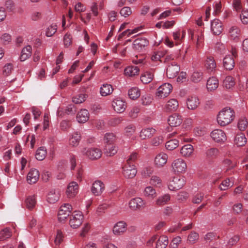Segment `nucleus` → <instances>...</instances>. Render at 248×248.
<instances>
[{"label":"nucleus","mask_w":248,"mask_h":248,"mask_svg":"<svg viewBox=\"0 0 248 248\" xmlns=\"http://www.w3.org/2000/svg\"><path fill=\"white\" fill-rule=\"evenodd\" d=\"M234 112L230 108H225L221 110L217 116V120L221 126H226L234 119Z\"/></svg>","instance_id":"obj_1"},{"label":"nucleus","mask_w":248,"mask_h":248,"mask_svg":"<svg viewBox=\"0 0 248 248\" xmlns=\"http://www.w3.org/2000/svg\"><path fill=\"white\" fill-rule=\"evenodd\" d=\"M81 153L92 160L100 158L102 155L101 150L96 147L83 148L81 149Z\"/></svg>","instance_id":"obj_2"},{"label":"nucleus","mask_w":248,"mask_h":248,"mask_svg":"<svg viewBox=\"0 0 248 248\" xmlns=\"http://www.w3.org/2000/svg\"><path fill=\"white\" fill-rule=\"evenodd\" d=\"M186 183L184 177L176 176L172 178L168 184V188L171 191H176L182 188Z\"/></svg>","instance_id":"obj_3"},{"label":"nucleus","mask_w":248,"mask_h":248,"mask_svg":"<svg viewBox=\"0 0 248 248\" xmlns=\"http://www.w3.org/2000/svg\"><path fill=\"white\" fill-rule=\"evenodd\" d=\"M128 204L129 208L132 210H140L146 207L147 202L140 197H136L131 199Z\"/></svg>","instance_id":"obj_4"},{"label":"nucleus","mask_w":248,"mask_h":248,"mask_svg":"<svg viewBox=\"0 0 248 248\" xmlns=\"http://www.w3.org/2000/svg\"><path fill=\"white\" fill-rule=\"evenodd\" d=\"M83 218V215L81 212H75L74 214L70 218V226L73 229L78 228L82 224Z\"/></svg>","instance_id":"obj_5"},{"label":"nucleus","mask_w":248,"mask_h":248,"mask_svg":"<svg viewBox=\"0 0 248 248\" xmlns=\"http://www.w3.org/2000/svg\"><path fill=\"white\" fill-rule=\"evenodd\" d=\"M72 211V206L68 203L62 205L58 214V219L60 222L64 221L69 216Z\"/></svg>","instance_id":"obj_6"},{"label":"nucleus","mask_w":248,"mask_h":248,"mask_svg":"<svg viewBox=\"0 0 248 248\" xmlns=\"http://www.w3.org/2000/svg\"><path fill=\"white\" fill-rule=\"evenodd\" d=\"M137 170L135 165L124 164L123 167V174L127 179L134 178L137 174Z\"/></svg>","instance_id":"obj_7"},{"label":"nucleus","mask_w":248,"mask_h":248,"mask_svg":"<svg viewBox=\"0 0 248 248\" xmlns=\"http://www.w3.org/2000/svg\"><path fill=\"white\" fill-rule=\"evenodd\" d=\"M171 167L174 172L177 173L185 172L187 168L186 162L182 158L174 160L172 163Z\"/></svg>","instance_id":"obj_8"},{"label":"nucleus","mask_w":248,"mask_h":248,"mask_svg":"<svg viewBox=\"0 0 248 248\" xmlns=\"http://www.w3.org/2000/svg\"><path fill=\"white\" fill-rule=\"evenodd\" d=\"M172 89V85L168 83H165L160 86L157 89L156 96L159 97H166L171 92Z\"/></svg>","instance_id":"obj_9"},{"label":"nucleus","mask_w":248,"mask_h":248,"mask_svg":"<svg viewBox=\"0 0 248 248\" xmlns=\"http://www.w3.org/2000/svg\"><path fill=\"white\" fill-rule=\"evenodd\" d=\"M211 137L216 142L223 143L227 140L225 132L220 129H215L211 133Z\"/></svg>","instance_id":"obj_10"},{"label":"nucleus","mask_w":248,"mask_h":248,"mask_svg":"<svg viewBox=\"0 0 248 248\" xmlns=\"http://www.w3.org/2000/svg\"><path fill=\"white\" fill-rule=\"evenodd\" d=\"M78 192V185L76 182H70L67 187L66 194L68 198H72L74 197Z\"/></svg>","instance_id":"obj_11"},{"label":"nucleus","mask_w":248,"mask_h":248,"mask_svg":"<svg viewBox=\"0 0 248 248\" xmlns=\"http://www.w3.org/2000/svg\"><path fill=\"white\" fill-rule=\"evenodd\" d=\"M180 70V66L175 62H173L169 65L167 68V76L169 78H173L176 77Z\"/></svg>","instance_id":"obj_12"},{"label":"nucleus","mask_w":248,"mask_h":248,"mask_svg":"<svg viewBox=\"0 0 248 248\" xmlns=\"http://www.w3.org/2000/svg\"><path fill=\"white\" fill-rule=\"evenodd\" d=\"M105 189V185L100 180L95 181L92 185L91 191L95 196L100 195Z\"/></svg>","instance_id":"obj_13"},{"label":"nucleus","mask_w":248,"mask_h":248,"mask_svg":"<svg viewBox=\"0 0 248 248\" xmlns=\"http://www.w3.org/2000/svg\"><path fill=\"white\" fill-rule=\"evenodd\" d=\"M112 106L114 110L117 113L123 112L126 108L125 103L120 99H116L112 103Z\"/></svg>","instance_id":"obj_14"},{"label":"nucleus","mask_w":248,"mask_h":248,"mask_svg":"<svg viewBox=\"0 0 248 248\" xmlns=\"http://www.w3.org/2000/svg\"><path fill=\"white\" fill-rule=\"evenodd\" d=\"M168 155L164 153L157 154L155 158V165L158 168L163 167L167 162Z\"/></svg>","instance_id":"obj_15"},{"label":"nucleus","mask_w":248,"mask_h":248,"mask_svg":"<svg viewBox=\"0 0 248 248\" xmlns=\"http://www.w3.org/2000/svg\"><path fill=\"white\" fill-rule=\"evenodd\" d=\"M170 198L171 197L169 194H164L160 195L155 201V204L157 206H163L169 203Z\"/></svg>","instance_id":"obj_16"},{"label":"nucleus","mask_w":248,"mask_h":248,"mask_svg":"<svg viewBox=\"0 0 248 248\" xmlns=\"http://www.w3.org/2000/svg\"><path fill=\"white\" fill-rule=\"evenodd\" d=\"M127 228V224L124 221H119L116 223L113 228L114 234L119 235L124 233Z\"/></svg>","instance_id":"obj_17"},{"label":"nucleus","mask_w":248,"mask_h":248,"mask_svg":"<svg viewBox=\"0 0 248 248\" xmlns=\"http://www.w3.org/2000/svg\"><path fill=\"white\" fill-rule=\"evenodd\" d=\"M39 177V173L38 170L35 169H32L27 175V180L30 184H34L38 181Z\"/></svg>","instance_id":"obj_18"},{"label":"nucleus","mask_w":248,"mask_h":248,"mask_svg":"<svg viewBox=\"0 0 248 248\" xmlns=\"http://www.w3.org/2000/svg\"><path fill=\"white\" fill-rule=\"evenodd\" d=\"M149 44L148 40L145 38H138L133 42V45L135 49L140 50Z\"/></svg>","instance_id":"obj_19"},{"label":"nucleus","mask_w":248,"mask_h":248,"mask_svg":"<svg viewBox=\"0 0 248 248\" xmlns=\"http://www.w3.org/2000/svg\"><path fill=\"white\" fill-rule=\"evenodd\" d=\"M182 122L181 117L177 114H174L170 116L168 119V123L171 127L178 126L181 124Z\"/></svg>","instance_id":"obj_20"},{"label":"nucleus","mask_w":248,"mask_h":248,"mask_svg":"<svg viewBox=\"0 0 248 248\" xmlns=\"http://www.w3.org/2000/svg\"><path fill=\"white\" fill-rule=\"evenodd\" d=\"M81 136L79 132H74L70 135L69 143L72 147H77L79 143Z\"/></svg>","instance_id":"obj_21"},{"label":"nucleus","mask_w":248,"mask_h":248,"mask_svg":"<svg viewBox=\"0 0 248 248\" xmlns=\"http://www.w3.org/2000/svg\"><path fill=\"white\" fill-rule=\"evenodd\" d=\"M200 104L199 98L196 96H189L187 98L186 105L189 109H196Z\"/></svg>","instance_id":"obj_22"},{"label":"nucleus","mask_w":248,"mask_h":248,"mask_svg":"<svg viewBox=\"0 0 248 248\" xmlns=\"http://www.w3.org/2000/svg\"><path fill=\"white\" fill-rule=\"evenodd\" d=\"M211 28L213 33L215 35H219L223 30L222 24L218 19H214L212 21Z\"/></svg>","instance_id":"obj_23"},{"label":"nucleus","mask_w":248,"mask_h":248,"mask_svg":"<svg viewBox=\"0 0 248 248\" xmlns=\"http://www.w3.org/2000/svg\"><path fill=\"white\" fill-rule=\"evenodd\" d=\"M223 63L225 69L231 70L235 65L234 58L230 55H226L223 59Z\"/></svg>","instance_id":"obj_24"},{"label":"nucleus","mask_w":248,"mask_h":248,"mask_svg":"<svg viewBox=\"0 0 248 248\" xmlns=\"http://www.w3.org/2000/svg\"><path fill=\"white\" fill-rule=\"evenodd\" d=\"M89 119V113L86 109H81L77 115V120L79 123H84Z\"/></svg>","instance_id":"obj_25"},{"label":"nucleus","mask_w":248,"mask_h":248,"mask_svg":"<svg viewBox=\"0 0 248 248\" xmlns=\"http://www.w3.org/2000/svg\"><path fill=\"white\" fill-rule=\"evenodd\" d=\"M194 149L191 144H186L183 146L180 150L181 155L184 157H190L193 153Z\"/></svg>","instance_id":"obj_26"},{"label":"nucleus","mask_w":248,"mask_h":248,"mask_svg":"<svg viewBox=\"0 0 248 248\" xmlns=\"http://www.w3.org/2000/svg\"><path fill=\"white\" fill-rule=\"evenodd\" d=\"M240 30L236 26H232L229 30V37L236 42L238 41Z\"/></svg>","instance_id":"obj_27"},{"label":"nucleus","mask_w":248,"mask_h":248,"mask_svg":"<svg viewBox=\"0 0 248 248\" xmlns=\"http://www.w3.org/2000/svg\"><path fill=\"white\" fill-rule=\"evenodd\" d=\"M218 79L214 77L210 78L207 81L206 87L208 91L215 90L218 86Z\"/></svg>","instance_id":"obj_28"},{"label":"nucleus","mask_w":248,"mask_h":248,"mask_svg":"<svg viewBox=\"0 0 248 248\" xmlns=\"http://www.w3.org/2000/svg\"><path fill=\"white\" fill-rule=\"evenodd\" d=\"M31 54L32 47L31 46L28 45L24 47L21 53L20 57V61L22 62L25 61L31 56Z\"/></svg>","instance_id":"obj_29"},{"label":"nucleus","mask_w":248,"mask_h":248,"mask_svg":"<svg viewBox=\"0 0 248 248\" xmlns=\"http://www.w3.org/2000/svg\"><path fill=\"white\" fill-rule=\"evenodd\" d=\"M59 193L55 190H52L47 194V201L50 203H54L59 200Z\"/></svg>","instance_id":"obj_30"},{"label":"nucleus","mask_w":248,"mask_h":248,"mask_svg":"<svg viewBox=\"0 0 248 248\" xmlns=\"http://www.w3.org/2000/svg\"><path fill=\"white\" fill-rule=\"evenodd\" d=\"M155 132V130L153 128H147L143 129L140 132V137L142 140L150 138Z\"/></svg>","instance_id":"obj_31"},{"label":"nucleus","mask_w":248,"mask_h":248,"mask_svg":"<svg viewBox=\"0 0 248 248\" xmlns=\"http://www.w3.org/2000/svg\"><path fill=\"white\" fill-rule=\"evenodd\" d=\"M140 69L137 66H129L126 67L124 71L125 76L132 77L139 74Z\"/></svg>","instance_id":"obj_32"},{"label":"nucleus","mask_w":248,"mask_h":248,"mask_svg":"<svg viewBox=\"0 0 248 248\" xmlns=\"http://www.w3.org/2000/svg\"><path fill=\"white\" fill-rule=\"evenodd\" d=\"M113 91V89L110 84H104L100 89V93L102 96H106L111 94Z\"/></svg>","instance_id":"obj_33"},{"label":"nucleus","mask_w":248,"mask_h":248,"mask_svg":"<svg viewBox=\"0 0 248 248\" xmlns=\"http://www.w3.org/2000/svg\"><path fill=\"white\" fill-rule=\"evenodd\" d=\"M234 142L237 146H243L247 143V139L244 134L240 133L235 136Z\"/></svg>","instance_id":"obj_34"},{"label":"nucleus","mask_w":248,"mask_h":248,"mask_svg":"<svg viewBox=\"0 0 248 248\" xmlns=\"http://www.w3.org/2000/svg\"><path fill=\"white\" fill-rule=\"evenodd\" d=\"M178 106V101L175 99H171L167 102L166 108L168 111H175L177 109Z\"/></svg>","instance_id":"obj_35"},{"label":"nucleus","mask_w":248,"mask_h":248,"mask_svg":"<svg viewBox=\"0 0 248 248\" xmlns=\"http://www.w3.org/2000/svg\"><path fill=\"white\" fill-rule=\"evenodd\" d=\"M205 67L208 72L214 71L216 68V63L212 57H209L205 62Z\"/></svg>","instance_id":"obj_36"},{"label":"nucleus","mask_w":248,"mask_h":248,"mask_svg":"<svg viewBox=\"0 0 248 248\" xmlns=\"http://www.w3.org/2000/svg\"><path fill=\"white\" fill-rule=\"evenodd\" d=\"M143 195L146 197L154 199L156 196V190L151 186H146L144 190Z\"/></svg>","instance_id":"obj_37"},{"label":"nucleus","mask_w":248,"mask_h":248,"mask_svg":"<svg viewBox=\"0 0 248 248\" xmlns=\"http://www.w3.org/2000/svg\"><path fill=\"white\" fill-rule=\"evenodd\" d=\"M169 243L167 236L163 235L157 240L155 248H166Z\"/></svg>","instance_id":"obj_38"},{"label":"nucleus","mask_w":248,"mask_h":248,"mask_svg":"<svg viewBox=\"0 0 248 248\" xmlns=\"http://www.w3.org/2000/svg\"><path fill=\"white\" fill-rule=\"evenodd\" d=\"M154 78V74L151 72H146L140 77L141 81L144 84H148L151 82Z\"/></svg>","instance_id":"obj_39"},{"label":"nucleus","mask_w":248,"mask_h":248,"mask_svg":"<svg viewBox=\"0 0 248 248\" xmlns=\"http://www.w3.org/2000/svg\"><path fill=\"white\" fill-rule=\"evenodd\" d=\"M166 53V51L158 50L154 51L151 55V59L152 61L157 62L160 61V59L164 57Z\"/></svg>","instance_id":"obj_40"},{"label":"nucleus","mask_w":248,"mask_h":248,"mask_svg":"<svg viewBox=\"0 0 248 248\" xmlns=\"http://www.w3.org/2000/svg\"><path fill=\"white\" fill-rule=\"evenodd\" d=\"M118 151V148L115 146L107 145L105 147V153L108 156H111L115 155Z\"/></svg>","instance_id":"obj_41"},{"label":"nucleus","mask_w":248,"mask_h":248,"mask_svg":"<svg viewBox=\"0 0 248 248\" xmlns=\"http://www.w3.org/2000/svg\"><path fill=\"white\" fill-rule=\"evenodd\" d=\"M25 202L28 209L29 210L33 209L36 203L35 196L34 195L29 196L26 200Z\"/></svg>","instance_id":"obj_42"},{"label":"nucleus","mask_w":248,"mask_h":248,"mask_svg":"<svg viewBox=\"0 0 248 248\" xmlns=\"http://www.w3.org/2000/svg\"><path fill=\"white\" fill-rule=\"evenodd\" d=\"M46 151L45 147H40L36 152L35 157L38 160H43L46 157Z\"/></svg>","instance_id":"obj_43"},{"label":"nucleus","mask_w":248,"mask_h":248,"mask_svg":"<svg viewBox=\"0 0 248 248\" xmlns=\"http://www.w3.org/2000/svg\"><path fill=\"white\" fill-rule=\"evenodd\" d=\"M235 82L233 78L231 76H227L223 80V86L227 89H230L234 86Z\"/></svg>","instance_id":"obj_44"},{"label":"nucleus","mask_w":248,"mask_h":248,"mask_svg":"<svg viewBox=\"0 0 248 248\" xmlns=\"http://www.w3.org/2000/svg\"><path fill=\"white\" fill-rule=\"evenodd\" d=\"M179 141L177 140L173 139L167 141L166 143V148L168 150H173L178 146Z\"/></svg>","instance_id":"obj_45"},{"label":"nucleus","mask_w":248,"mask_h":248,"mask_svg":"<svg viewBox=\"0 0 248 248\" xmlns=\"http://www.w3.org/2000/svg\"><path fill=\"white\" fill-rule=\"evenodd\" d=\"M12 235V232L9 228H6L0 232V241L5 240L10 238Z\"/></svg>","instance_id":"obj_46"},{"label":"nucleus","mask_w":248,"mask_h":248,"mask_svg":"<svg viewBox=\"0 0 248 248\" xmlns=\"http://www.w3.org/2000/svg\"><path fill=\"white\" fill-rule=\"evenodd\" d=\"M140 94V90L137 87H133L128 91V95L132 99L138 98Z\"/></svg>","instance_id":"obj_47"},{"label":"nucleus","mask_w":248,"mask_h":248,"mask_svg":"<svg viewBox=\"0 0 248 248\" xmlns=\"http://www.w3.org/2000/svg\"><path fill=\"white\" fill-rule=\"evenodd\" d=\"M153 101L152 96L148 94L141 96L140 98V103L143 106H149Z\"/></svg>","instance_id":"obj_48"},{"label":"nucleus","mask_w":248,"mask_h":248,"mask_svg":"<svg viewBox=\"0 0 248 248\" xmlns=\"http://www.w3.org/2000/svg\"><path fill=\"white\" fill-rule=\"evenodd\" d=\"M203 74L201 71H195L191 75V80L194 82H198L202 78Z\"/></svg>","instance_id":"obj_49"},{"label":"nucleus","mask_w":248,"mask_h":248,"mask_svg":"<svg viewBox=\"0 0 248 248\" xmlns=\"http://www.w3.org/2000/svg\"><path fill=\"white\" fill-rule=\"evenodd\" d=\"M150 183L156 187H160L162 186V180L159 176L156 175H153L151 177Z\"/></svg>","instance_id":"obj_50"},{"label":"nucleus","mask_w":248,"mask_h":248,"mask_svg":"<svg viewBox=\"0 0 248 248\" xmlns=\"http://www.w3.org/2000/svg\"><path fill=\"white\" fill-rule=\"evenodd\" d=\"M117 138L113 133H107L104 137V140L108 145H111L116 141Z\"/></svg>","instance_id":"obj_51"},{"label":"nucleus","mask_w":248,"mask_h":248,"mask_svg":"<svg viewBox=\"0 0 248 248\" xmlns=\"http://www.w3.org/2000/svg\"><path fill=\"white\" fill-rule=\"evenodd\" d=\"M138 159V154L136 152H132L127 157L125 164L135 165V162Z\"/></svg>","instance_id":"obj_52"},{"label":"nucleus","mask_w":248,"mask_h":248,"mask_svg":"<svg viewBox=\"0 0 248 248\" xmlns=\"http://www.w3.org/2000/svg\"><path fill=\"white\" fill-rule=\"evenodd\" d=\"M199 234L195 232H191L188 235L187 241L189 244H195L199 239Z\"/></svg>","instance_id":"obj_53"},{"label":"nucleus","mask_w":248,"mask_h":248,"mask_svg":"<svg viewBox=\"0 0 248 248\" xmlns=\"http://www.w3.org/2000/svg\"><path fill=\"white\" fill-rule=\"evenodd\" d=\"M57 30V25L56 24H52L47 28L46 34L47 37L53 36Z\"/></svg>","instance_id":"obj_54"},{"label":"nucleus","mask_w":248,"mask_h":248,"mask_svg":"<svg viewBox=\"0 0 248 248\" xmlns=\"http://www.w3.org/2000/svg\"><path fill=\"white\" fill-rule=\"evenodd\" d=\"M233 185V183L231 182L229 179H226L222 182L219 186V189L221 190H226Z\"/></svg>","instance_id":"obj_55"},{"label":"nucleus","mask_w":248,"mask_h":248,"mask_svg":"<svg viewBox=\"0 0 248 248\" xmlns=\"http://www.w3.org/2000/svg\"><path fill=\"white\" fill-rule=\"evenodd\" d=\"M86 98L85 94L80 93L73 98L72 101L75 104H80L85 101Z\"/></svg>","instance_id":"obj_56"},{"label":"nucleus","mask_w":248,"mask_h":248,"mask_svg":"<svg viewBox=\"0 0 248 248\" xmlns=\"http://www.w3.org/2000/svg\"><path fill=\"white\" fill-rule=\"evenodd\" d=\"M248 121L245 118L239 119L238 123V127L241 131H244L248 126Z\"/></svg>","instance_id":"obj_57"},{"label":"nucleus","mask_w":248,"mask_h":248,"mask_svg":"<svg viewBox=\"0 0 248 248\" xmlns=\"http://www.w3.org/2000/svg\"><path fill=\"white\" fill-rule=\"evenodd\" d=\"M72 37L70 34L66 33L63 37V44L65 47H68L72 44Z\"/></svg>","instance_id":"obj_58"},{"label":"nucleus","mask_w":248,"mask_h":248,"mask_svg":"<svg viewBox=\"0 0 248 248\" xmlns=\"http://www.w3.org/2000/svg\"><path fill=\"white\" fill-rule=\"evenodd\" d=\"M13 70V65L11 63L5 64L3 68V73L5 76L10 75Z\"/></svg>","instance_id":"obj_59"},{"label":"nucleus","mask_w":248,"mask_h":248,"mask_svg":"<svg viewBox=\"0 0 248 248\" xmlns=\"http://www.w3.org/2000/svg\"><path fill=\"white\" fill-rule=\"evenodd\" d=\"M90 229L91 225L89 223H86L84 224L80 233V236L82 237H85L89 232Z\"/></svg>","instance_id":"obj_60"},{"label":"nucleus","mask_w":248,"mask_h":248,"mask_svg":"<svg viewBox=\"0 0 248 248\" xmlns=\"http://www.w3.org/2000/svg\"><path fill=\"white\" fill-rule=\"evenodd\" d=\"M154 172V168L151 167H147L143 169L141 174L144 177H149Z\"/></svg>","instance_id":"obj_61"},{"label":"nucleus","mask_w":248,"mask_h":248,"mask_svg":"<svg viewBox=\"0 0 248 248\" xmlns=\"http://www.w3.org/2000/svg\"><path fill=\"white\" fill-rule=\"evenodd\" d=\"M240 18L243 24H248V9H244L242 11Z\"/></svg>","instance_id":"obj_62"},{"label":"nucleus","mask_w":248,"mask_h":248,"mask_svg":"<svg viewBox=\"0 0 248 248\" xmlns=\"http://www.w3.org/2000/svg\"><path fill=\"white\" fill-rule=\"evenodd\" d=\"M181 241L182 239L181 237L176 236L172 240L170 244V247L171 248H177Z\"/></svg>","instance_id":"obj_63"},{"label":"nucleus","mask_w":248,"mask_h":248,"mask_svg":"<svg viewBox=\"0 0 248 248\" xmlns=\"http://www.w3.org/2000/svg\"><path fill=\"white\" fill-rule=\"evenodd\" d=\"M121 15L125 17L128 16L132 14V11L129 7H123L120 12Z\"/></svg>","instance_id":"obj_64"}]
</instances>
